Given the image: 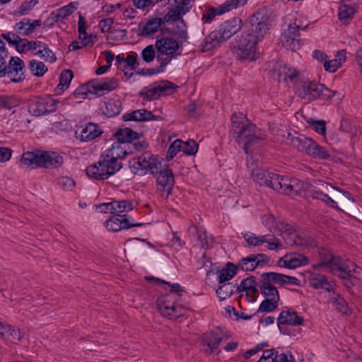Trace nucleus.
Returning a JSON list of instances; mask_svg holds the SVG:
<instances>
[{
	"label": "nucleus",
	"instance_id": "f257e3e1",
	"mask_svg": "<svg viewBox=\"0 0 362 362\" xmlns=\"http://www.w3.org/2000/svg\"><path fill=\"white\" fill-rule=\"evenodd\" d=\"M127 154L122 144L117 141L100 156L97 163L86 168V175L98 180H106L120 170L122 164L118 160L124 158Z\"/></svg>",
	"mask_w": 362,
	"mask_h": 362
},
{
	"label": "nucleus",
	"instance_id": "f03ea898",
	"mask_svg": "<svg viewBox=\"0 0 362 362\" xmlns=\"http://www.w3.org/2000/svg\"><path fill=\"white\" fill-rule=\"evenodd\" d=\"M241 28L242 20L240 18L235 17L224 21L217 29L211 31L205 37L202 44V50L206 52L220 47L223 42L238 33Z\"/></svg>",
	"mask_w": 362,
	"mask_h": 362
},
{
	"label": "nucleus",
	"instance_id": "7ed1b4c3",
	"mask_svg": "<svg viewBox=\"0 0 362 362\" xmlns=\"http://www.w3.org/2000/svg\"><path fill=\"white\" fill-rule=\"evenodd\" d=\"M262 40L250 30L238 34L235 37L237 57L240 61H255L259 57L257 44Z\"/></svg>",
	"mask_w": 362,
	"mask_h": 362
},
{
	"label": "nucleus",
	"instance_id": "20e7f679",
	"mask_svg": "<svg viewBox=\"0 0 362 362\" xmlns=\"http://www.w3.org/2000/svg\"><path fill=\"white\" fill-rule=\"evenodd\" d=\"M8 53L6 49L0 52V78L6 76L13 83H21L25 78L24 62L18 57H11L7 63Z\"/></svg>",
	"mask_w": 362,
	"mask_h": 362
},
{
	"label": "nucleus",
	"instance_id": "39448f33",
	"mask_svg": "<svg viewBox=\"0 0 362 362\" xmlns=\"http://www.w3.org/2000/svg\"><path fill=\"white\" fill-rule=\"evenodd\" d=\"M162 162L157 156L145 152L137 158L129 160V167L134 174L143 175L149 172L151 175H157L161 168Z\"/></svg>",
	"mask_w": 362,
	"mask_h": 362
},
{
	"label": "nucleus",
	"instance_id": "423d86ee",
	"mask_svg": "<svg viewBox=\"0 0 362 362\" xmlns=\"http://www.w3.org/2000/svg\"><path fill=\"white\" fill-rule=\"evenodd\" d=\"M334 275L342 281L343 285L350 292L356 286L357 281L362 279V268L348 260Z\"/></svg>",
	"mask_w": 362,
	"mask_h": 362
},
{
	"label": "nucleus",
	"instance_id": "0eeeda50",
	"mask_svg": "<svg viewBox=\"0 0 362 362\" xmlns=\"http://www.w3.org/2000/svg\"><path fill=\"white\" fill-rule=\"evenodd\" d=\"M59 100L50 95L37 97L28 105V112L35 117H41L56 112Z\"/></svg>",
	"mask_w": 362,
	"mask_h": 362
},
{
	"label": "nucleus",
	"instance_id": "6e6552de",
	"mask_svg": "<svg viewBox=\"0 0 362 362\" xmlns=\"http://www.w3.org/2000/svg\"><path fill=\"white\" fill-rule=\"evenodd\" d=\"M270 23L271 18L267 11L260 8L250 17V25L247 29L262 40L269 30Z\"/></svg>",
	"mask_w": 362,
	"mask_h": 362
},
{
	"label": "nucleus",
	"instance_id": "1a4fd4ad",
	"mask_svg": "<svg viewBox=\"0 0 362 362\" xmlns=\"http://www.w3.org/2000/svg\"><path fill=\"white\" fill-rule=\"evenodd\" d=\"M275 191L288 196H299L304 191V183L295 177L279 175L275 182Z\"/></svg>",
	"mask_w": 362,
	"mask_h": 362
},
{
	"label": "nucleus",
	"instance_id": "9d476101",
	"mask_svg": "<svg viewBox=\"0 0 362 362\" xmlns=\"http://www.w3.org/2000/svg\"><path fill=\"white\" fill-rule=\"evenodd\" d=\"M299 25L295 22L287 25V28L284 29L281 35V41L283 46L287 49L296 51L300 47Z\"/></svg>",
	"mask_w": 362,
	"mask_h": 362
},
{
	"label": "nucleus",
	"instance_id": "9b49d317",
	"mask_svg": "<svg viewBox=\"0 0 362 362\" xmlns=\"http://www.w3.org/2000/svg\"><path fill=\"white\" fill-rule=\"evenodd\" d=\"M143 225L144 223H137L134 219L130 218L127 214H124L123 216L113 215L105 222V228L112 232H118L121 230L129 229L133 227H140Z\"/></svg>",
	"mask_w": 362,
	"mask_h": 362
},
{
	"label": "nucleus",
	"instance_id": "f8f14e48",
	"mask_svg": "<svg viewBox=\"0 0 362 362\" xmlns=\"http://www.w3.org/2000/svg\"><path fill=\"white\" fill-rule=\"evenodd\" d=\"M156 177V185L158 189L160 192L161 196L168 199L172 193L173 187L175 185V177L171 169L166 168L158 170Z\"/></svg>",
	"mask_w": 362,
	"mask_h": 362
},
{
	"label": "nucleus",
	"instance_id": "ddd939ff",
	"mask_svg": "<svg viewBox=\"0 0 362 362\" xmlns=\"http://www.w3.org/2000/svg\"><path fill=\"white\" fill-rule=\"evenodd\" d=\"M317 83L305 81L301 76L297 81L294 82L293 88L295 93L300 98L308 101H312L316 99L317 92Z\"/></svg>",
	"mask_w": 362,
	"mask_h": 362
},
{
	"label": "nucleus",
	"instance_id": "4468645a",
	"mask_svg": "<svg viewBox=\"0 0 362 362\" xmlns=\"http://www.w3.org/2000/svg\"><path fill=\"white\" fill-rule=\"evenodd\" d=\"M170 21L166 17H155L148 19L146 22H140L138 25L137 34L139 36L153 37L162 26L165 25V22Z\"/></svg>",
	"mask_w": 362,
	"mask_h": 362
},
{
	"label": "nucleus",
	"instance_id": "2eb2a0df",
	"mask_svg": "<svg viewBox=\"0 0 362 362\" xmlns=\"http://www.w3.org/2000/svg\"><path fill=\"white\" fill-rule=\"evenodd\" d=\"M228 339V337L219 327H216L214 330L204 333L202 336V343L209 348V354L216 351L218 349L221 342Z\"/></svg>",
	"mask_w": 362,
	"mask_h": 362
},
{
	"label": "nucleus",
	"instance_id": "dca6fc26",
	"mask_svg": "<svg viewBox=\"0 0 362 362\" xmlns=\"http://www.w3.org/2000/svg\"><path fill=\"white\" fill-rule=\"evenodd\" d=\"M348 260H343L339 256H335L329 252L320 253V262L313 265L314 269H318L322 267H327L331 272L337 274L345 262Z\"/></svg>",
	"mask_w": 362,
	"mask_h": 362
},
{
	"label": "nucleus",
	"instance_id": "f3484780",
	"mask_svg": "<svg viewBox=\"0 0 362 362\" xmlns=\"http://www.w3.org/2000/svg\"><path fill=\"white\" fill-rule=\"evenodd\" d=\"M252 129H255V125L250 123L243 114L240 113L239 115L234 114L232 115L230 133L235 141L240 140L243 132L251 131Z\"/></svg>",
	"mask_w": 362,
	"mask_h": 362
},
{
	"label": "nucleus",
	"instance_id": "a211bd4d",
	"mask_svg": "<svg viewBox=\"0 0 362 362\" xmlns=\"http://www.w3.org/2000/svg\"><path fill=\"white\" fill-rule=\"evenodd\" d=\"M304 319L297 312L292 310H282L277 318V325L279 331L283 334H287L284 326H298L303 325Z\"/></svg>",
	"mask_w": 362,
	"mask_h": 362
},
{
	"label": "nucleus",
	"instance_id": "6ab92c4d",
	"mask_svg": "<svg viewBox=\"0 0 362 362\" xmlns=\"http://www.w3.org/2000/svg\"><path fill=\"white\" fill-rule=\"evenodd\" d=\"M251 177L260 186L269 187L275 190V182L279 179V175L257 168L252 170Z\"/></svg>",
	"mask_w": 362,
	"mask_h": 362
},
{
	"label": "nucleus",
	"instance_id": "aec40b11",
	"mask_svg": "<svg viewBox=\"0 0 362 362\" xmlns=\"http://www.w3.org/2000/svg\"><path fill=\"white\" fill-rule=\"evenodd\" d=\"M308 281L313 288L323 289L328 293H334L337 286L335 281H329L325 275L317 272H311Z\"/></svg>",
	"mask_w": 362,
	"mask_h": 362
},
{
	"label": "nucleus",
	"instance_id": "412c9836",
	"mask_svg": "<svg viewBox=\"0 0 362 362\" xmlns=\"http://www.w3.org/2000/svg\"><path fill=\"white\" fill-rule=\"evenodd\" d=\"M176 4L174 8H172L170 11L166 14V17L170 21H175L181 20V23L185 24L184 20L182 17L186 14L192 8L194 4V0H175Z\"/></svg>",
	"mask_w": 362,
	"mask_h": 362
},
{
	"label": "nucleus",
	"instance_id": "4be33fe9",
	"mask_svg": "<svg viewBox=\"0 0 362 362\" xmlns=\"http://www.w3.org/2000/svg\"><path fill=\"white\" fill-rule=\"evenodd\" d=\"M274 74L277 76L279 82L289 80L293 85L300 77V74L293 67L284 64H277L274 69Z\"/></svg>",
	"mask_w": 362,
	"mask_h": 362
},
{
	"label": "nucleus",
	"instance_id": "5701e85b",
	"mask_svg": "<svg viewBox=\"0 0 362 362\" xmlns=\"http://www.w3.org/2000/svg\"><path fill=\"white\" fill-rule=\"evenodd\" d=\"M313 141V139L297 132L294 134L288 133L285 140L287 144L291 145L298 151L305 152L307 154H308L309 149L311 148Z\"/></svg>",
	"mask_w": 362,
	"mask_h": 362
},
{
	"label": "nucleus",
	"instance_id": "b1692460",
	"mask_svg": "<svg viewBox=\"0 0 362 362\" xmlns=\"http://www.w3.org/2000/svg\"><path fill=\"white\" fill-rule=\"evenodd\" d=\"M118 84L119 81L115 78H103L100 81L90 82V87L95 95L102 96L115 89Z\"/></svg>",
	"mask_w": 362,
	"mask_h": 362
},
{
	"label": "nucleus",
	"instance_id": "393cba45",
	"mask_svg": "<svg viewBox=\"0 0 362 362\" xmlns=\"http://www.w3.org/2000/svg\"><path fill=\"white\" fill-rule=\"evenodd\" d=\"M103 133V129L98 124L93 122H88L81 126V130L78 134V131H76V137L79 139L81 141L88 142L94 140L100 136Z\"/></svg>",
	"mask_w": 362,
	"mask_h": 362
},
{
	"label": "nucleus",
	"instance_id": "a878e982",
	"mask_svg": "<svg viewBox=\"0 0 362 362\" xmlns=\"http://www.w3.org/2000/svg\"><path fill=\"white\" fill-rule=\"evenodd\" d=\"M257 132L256 127L255 129H252L251 131H245L242 134L240 140L236 141L239 146H243L246 154H248L251 148H254L260 143L262 139L259 135L257 134Z\"/></svg>",
	"mask_w": 362,
	"mask_h": 362
},
{
	"label": "nucleus",
	"instance_id": "bb28decb",
	"mask_svg": "<svg viewBox=\"0 0 362 362\" xmlns=\"http://www.w3.org/2000/svg\"><path fill=\"white\" fill-rule=\"evenodd\" d=\"M155 47L157 52L164 54L165 55H174L177 57L180 54L177 53L179 49L178 42L172 37H162L156 41Z\"/></svg>",
	"mask_w": 362,
	"mask_h": 362
},
{
	"label": "nucleus",
	"instance_id": "cd10ccee",
	"mask_svg": "<svg viewBox=\"0 0 362 362\" xmlns=\"http://www.w3.org/2000/svg\"><path fill=\"white\" fill-rule=\"evenodd\" d=\"M308 264V257L299 253H291L290 255H286L284 257L280 258L278 261V265L279 267H286L288 269H296Z\"/></svg>",
	"mask_w": 362,
	"mask_h": 362
},
{
	"label": "nucleus",
	"instance_id": "c85d7f7f",
	"mask_svg": "<svg viewBox=\"0 0 362 362\" xmlns=\"http://www.w3.org/2000/svg\"><path fill=\"white\" fill-rule=\"evenodd\" d=\"M42 151L35 150L23 153L21 163L30 169L42 168Z\"/></svg>",
	"mask_w": 362,
	"mask_h": 362
},
{
	"label": "nucleus",
	"instance_id": "c756f323",
	"mask_svg": "<svg viewBox=\"0 0 362 362\" xmlns=\"http://www.w3.org/2000/svg\"><path fill=\"white\" fill-rule=\"evenodd\" d=\"M63 163V156L57 152L42 151V168H58L62 165Z\"/></svg>",
	"mask_w": 362,
	"mask_h": 362
},
{
	"label": "nucleus",
	"instance_id": "7c9ffc66",
	"mask_svg": "<svg viewBox=\"0 0 362 362\" xmlns=\"http://www.w3.org/2000/svg\"><path fill=\"white\" fill-rule=\"evenodd\" d=\"M112 214L123 216L124 213L132 211L138 206L137 202L133 199H120L112 201Z\"/></svg>",
	"mask_w": 362,
	"mask_h": 362
},
{
	"label": "nucleus",
	"instance_id": "2f4dec72",
	"mask_svg": "<svg viewBox=\"0 0 362 362\" xmlns=\"http://www.w3.org/2000/svg\"><path fill=\"white\" fill-rule=\"evenodd\" d=\"M33 44L35 47V51L33 52L34 55H37L45 61L51 63L57 60L55 54L47 44L39 40H35Z\"/></svg>",
	"mask_w": 362,
	"mask_h": 362
},
{
	"label": "nucleus",
	"instance_id": "473e14b6",
	"mask_svg": "<svg viewBox=\"0 0 362 362\" xmlns=\"http://www.w3.org/2000/svg\"><path fill=\"white\" fill-rule=\"evenodd\" d=\"M262 274L259 277V291L266 298L280 300L277 288L271 283L268 282Z\"/></svg>",
	"mask_w": 362,
	"mask_h": 362
},
{
	"label": "nucleus",
	"instance_id": "72a5a7b5",
	"mask_svg": "<svg viewBox=\"0 0 362 362\" xmlns=\"http://www.w3.org/2000/svg\"><path fill=\"white\" fill-rule=\"evenodd\" d=\"M114 136L117 141L122 144L132 143L133 141L139 139V134L130 128L124 127L118 129L114 134Z\"/></svg>",
	"mask_w": 362,
	"mask_h": 362
},
{
	"label": "nucleus",
	"instance_id": "f704fd0d",
	"mask_svg": "<svg viewBox=\"0 0 362 362\" xmlns=\"http://www.w3.org/2000/svg\"><path fill=\"white\" fill-rule=\"evenodd\" d=\"M238 271V267L228 262L226 264V267L218 272L217 277L218 284L226 283V281L232 279L237 274Z\"/></svg>",
	"mask_w": 362,
	"mask_h": 362
},
{
	"label": "nucleus",
	"instance_id": "c9c22d12",
	"mask_svg": "<svg viewBox=\"0 0 362 362\" xmlns=\"http://www.w3.org/2000/svg\"><path fill=\"white\" fill-rule=\"evenodd\" d=\"M333 296L330 297L328 300L329 303L341 314H346L349 310V307L346 300L341 296L340 293H337L334 290L332 293Z\"/></svg>",
	"mask_w": 362,
	"mask_h": 362
},
{
	"label": "nucleus",
	"instance_id": "e433bc0d",
	"mask_svg": "<svg viewBox=\"0 0 362 362\" xmlns=\"http://www.w3.org/2000/svg\"><path fill=\"white\" fill-rule=\"evenodd\" d=\"M220 286L216 289V293L218 296L219 300L222 301L229 298L234 292L235 290L237 291L236 284H233V283H223L221 284Z\"/></svg>",
	"mask_w": 362,
	"mask_h": 362
},
{
	"label": "nucleus",
	"instance_id": "4c0bfd02",
	"mask_svg": "<svg viewBox=\"0 0 362 362\" xmlns=\"http://www.w3.org/2000/svg\"><path fill=\"white\" fill-rule=\"evenodd\" d=\"M105 110L104 113L108 117H112L121 112L122 103L118 100L110 99L105 103Z\"/></svg>",
	"mask_w": 362,
	"mask_h": 362
},
{
	"label": "nucleus",
	"instance_id": "58836bf2",
	"mask_svg": "<svg viewBox=\"0 0 362 362\" xmlns=\"http://www.w3.org/2000/svg\"><path fill=\"white\" fill-rule=\"evenodd\" d=\"M308 156L317 159L327 160L330 158L327 151L315 141L309 149Z\"/></svg>",
	"mask_w": 362,
	"mask_h": 362
},
{
	"label": "nucleus",
	"instance_id": "ea45409f",
	"mask_svg": "<svg viewBox=\"0 0 362 362\" xmlns=\"http://www.w3.org/2000/svg\"><path fill=\"white\" fill-rule=\"evenodd\" d=\"M317 94L318 95H316V99L320 98L325 101L332 100L335 95L338 96V99H341V94L339 92L332 90L322 84H318Z\"/></svg>",
	"mask_w": 362,
	"mask_h": 362
},
{
	"label": "nucleus",
	"instance_id": "a19ab883",
	"mask_svg": "<svg viewBox=\"0 0 362 362\" xmlns=\"http://www.w3.org/2000/svg\"><path fill=\"white\" fill-rule=\"evenodd\" d=\"M247 0H227L223 4L217 7L220 15L229 12L240 6L245 5Z\"/></svg>",
	"mask_w": 362,
	"mask_h": 362
},
{
	"label": "nucleus",
	"instance_id": "79ce46f5",
	"mask_svg": "<svg viewBox=\"0 0 362 362\" xmlns=\"http://www.w3.org/2000/svg\"><path fill=\"white\" fill-rule=\"evenodd\" d=\"M197 234L202 248L209 249L213 247L215 240L211 234L202 228L197 230Z\"/></svg>",
	"mask_w": 362,
	"mask_h": 362
},
{
	"label": "nucleus",
	"instance_id": "37998d69",
	"mask_svg": "<svg viewBox=\"0 0 362 362\" xmlns=\"http://www.w3.org/2000/svg\"><path fill=\"white\" fill-rule=\"evenodd\" d=\"M28 68L30 72L37 77L42 76L47 71V67L42 62L35 59L29 62Z\"/></svg>",
	"mask_w": 362,
	"mask_h": 362
},
{
	"label": "nucleus",
	"instance_id": "c03bdc74",
	"mask_svg": "<svg viewBox=\"0 0 362 362\" xmlns=\"http://www.w3.org/2000/svg\"><path fill=\"white\" fill-rule=\"evenodd\" d=\"M356 9L354 6H349L345 4H341L339 7V18L340 21H349L351 20Z\"/></svg>",
	"mask_w": 362,
	"mask_h": 362
},
{
	"label": "nucleus",
	"instance_id": "a18cd8bd",
	"mask_svg": "<svg viewBox=\"0 0 362 362\" xmlns=\"http://www.w3.org/2000/svg\"><path fill=\"white\" fill-rule=\"evenodd\" d=\"M237 266L238 267V269H240L245 272L253 271L257 267L252 254L242 258Z\"/></svg>",
	"mask_w": 362,
	"mask_h": 362
},
{
	"label": "nucleus",
	"instance_id": "49530a36",
	"mask_svg": "<svg viewBox=\"0 0 362 362\" xmlns=\"http://www.w3.org/2000/svg\"><path fill=\"white\" fill-rule=\"evenodd\" d=\"M268 282L272 284H278L280 286H286V274L278 272H265L262 274Z\"/></svg>",
	"mask_w": 362,
	"mask_h": 362
},
{
	"label": "nucleus",
	"instance_id": "de8ad7c7",
	"mask_svg": "<svg viewBox=\"0 0 362 362\" xmlns=\"http://www.w3.org/2000/svg\"><path fill=\"white\" fill-rule=\"evenodd\" d=\"M74 77V73L71 70H63L59 76V83L57 86L60 90H63L69 86V84Z\"/></svg>",
	"mask_w": 362,
	"mask_h": 362
},
{
	"label": "nucleus",
	"instance_id": "09e8293b",
	"mask_svg": "<svg viewBox=\"0 0 362 362\" xmlns=\"http://www.w3.org/2000/svg\"><path fill=\"white\" fill-rule=\"evenodd\" d=\"M279 300L272 298H266L264 300L258 308L259 313H270L274 311L278 307Z\"/></svg>",
	"mask_w": 362,
	"mask_h": 362
},
{
	"label": "nucleus",
	"instance_id": "8fccbe9b",
	"mask_svg": "<svg viewBox=\"0 0 362 362\" xmlns=\"http://www.w3.org/2000/svg\"><path fill=\"white\" fill-rule=\"evenodd\" d=\"M199 148L198 144L193 139L182 141V151L188 156L195 155Z\"/></svg>",
	"mask_w": 362,
	"mask_h": 362
},
{
	"label": "nucleus",
	"instance_id": "3c124183",
	"mask_svg": "<svg viewBox=\"0 0 362 362\" xmlns=\"http://www.w3.org/2000/svg\"><path fill=\"white\" fill-rule=\"evenodd\" d=\"M158 93L160 95H170L173 93L174 89L177 86H173V83L169 81H163L160 84H156Z\"/></svg>",
	"mask_w": 362,
	"mask_h": 362
},
{
	"label": "nucleus",
	"instance_id": "603ef678",
	"mask_svg": "<svg viewBox=\"0 0 362 362\" xmlns=\"http://www.w3.org/2000/svg\"><path fill=\"white\" fill-rule=\"evenodd\" d=\"M339 130L350 134L353 138L357 136L358 130L356 127L353 125L350 120L346 118H343L341 120Z\"/></svg>",
	"mask_w": 362,
	"mask_h": 362
},
{
	"label": "nucleus",
	"instance_id": "864d4df0",
	"mask_svg": "<svg viewBox=\"0 0 362 362\" xmlns=\"http://www.w3.org/2000/svg\"><path fill=\"white\" fill-rule=\"evenodd\" d=\"M141 95L143 97L144 99H146L147 100H156L160 97L156 84H154L153 86L150 88H144L141 92Z\"/></svg>",
	"mask_w": 362,
	"mask_h": 362
},
{
	"label": "nucleus",
	"instance_id": "5fc2aeb1",
	"mask_svg": "<svg viewBox=\"0 0 362 362\" xmlns=\"http://www.w3.org/2000/svg\"><path fill=\"white\" fill-rule=\"evenodd\" d=\"M261 238H262V244L265 243L268 244L267 247L269 250H275L281 246L279 240L274 235H264L261 236Z\"/></svg>",
	"mask_w": 362,
	"mask_h": 362
},
{
	"label": "nucleus",
	"instance_id": "6e6d98bb",
	"mask_svg": "<svg viewBox=\"0 0 362 362\" xmlns=\"http://www.w3.org/2000/svg\"><path fill=\"white\" fill-rule=\"evenodd\" d=\"M256 278L254 276H250L242 280L240 284L237 286V291L238 293L248 292L249 288H252V285H256Z\"/></svg>",
	"mask_w": 362,
	"mask_h": 362
},
{
	"label": "nucleus",
	"instance_id": "4d7b16f0",
	"mask_svg": "<svg viewBox=\"0 0 362 362\" xmlns=\"http://www.w3.org/2000/svg\"><path fill=\"white\" fill-rule=\"evenodd\" d=\"M16 105V100L13 96L0 95V108L10 110Z\"/></svg>",
	"mask_w": 362,
	"mask_h": 362
},
{
	"label": "nucleus",
	"instance_id": "13d9d810",
	"mask_svg": "<svg viewBox=\"0 0 362 362\" xmlns=\"http://www.w3.org/2000/svg\"><path fill=\"white\" fill-rule=\"evenodd\" d=\"M180 151H182V141L180 139H176L169 146L166 154V159L168 160H172L174 156H175L176 154Z\"/></svg>",
	"mask_w": 362,
	"mask_h": 362
},
{
	"label": "nucleus",
	"instance_id": "bf43d9fd",
	"mask_svg": "<svg viewBox=\"0 0 362 362\" xmlns=\"http://www.w3.org/2000/svg\"><path fill=\"white\" fill-rule=\"evenodd\" d=\"M141 58L146 63L152 62L156 57L155 48L152 45L146 46L141 52Z\"/></svg>",
	"mask_w": 362,
	"mask_h": 362
},
{
	"label": "nucleus",
	"instance_id": "052dcab7",
	"mask_svg": "<svg viewBox=\"0 0 362 362\" xmlns=\"http://www.w3.org/2000/svg\"><path fill=\"white\" fill-rule=\"evenodd\" d=\"M140 113L139 122H148L152 120L160 121L163 117L160 115H154L152 112L148 111L146 109L138 110Z\"/></svg>",
	"mask_w": 362,
	"mask_h": 362
},
{
	"label": "nucleus",
	"instance_id": "680f3d73",
	"mask_svg": "<svg viewBox=\"0 0 362 362\" xmlns=\"http://www.w3.org/2000/svg\"><path fill=\"white\" fill-rule=\"evenodd\" d=\"M169 294H166L157 300V305L160 314L168 318V313L171 311L172 305H165V298H168Z\"/></svg>",
	"mask_w": 362,
	"mask_h": 362
},
{
	"label": "nucleus",
	"instance_id": "e2e57ef3",
	"mask_svg": "<svg viewBox=\"0 0 362 362\" xmlns=\"http://www.w3.org/2000/svg\"><path fill=\"white\" fill-rule=\"evenodd\" d=\"M262 235H257L252 233H247L243 235V238L250 245L252 246H259L262 245V238H261Z\"/></svg>",
	"mask_w": 362,
	"mask_h": 362
},
{
	"label": "nucleus",
	"instance_id": "0e129e2a",
	"mask_svg": "<svg viewBox=\"0 0 362 362\" xmlns=\"http://www.w3.org/2000/svg\"><path fill=\"white\" fill-rule=\"evenodd\" d=\"M37 2V0H25L18 8V14L21 16L25 15L33 9Z\"/></svg>",
	"mask_w": 362,
	"mask_h": 362
},
{
	"label": "nucleus",
	"instance_id": "69168bd1",
	"mask_svg": "<svg viewBox=\"0 0 362 362\" xmlns=\"http://www.w3.org/2000/svg\"><path fill=\"white\" fill-rule=\"evenodd\" d=\"M27 23H28V21H27L26 18H23L22 21H21L18 23H16L13 27L14 30L16 31L17 33L19 35L26 36L30 35V31H28L29 29H28Z\"/></svg>",
	"mask_w": 362,
	"mask_h": 362
},
{
	"label": "nucleus",
	"instance_id": "338daca9",
	"mask_svg": "<svg viewBox=\"0 0 362 362\" xmlns=\"http://www.w3.org/2000/svg\"><path fill=\"white\" fill-rule=\"evenodd\" d=\"M220 13L218 12V10L217 9V7H211L209 8V10L204 13L202 17V21L204 23H210L214 20V17L216 16H219Z\"/></svg>",
	"mask_w": 362,
	"mask_h": 362
},
{
	"label": "nucleus",
	"instance_id": "774afa93",
	"mask_svg": "<svg viewBox=\"0 0 362 362\" xmlns=\"http://www.w3.org/2000/svg\"><path fill=\"white\" fill-rule=\"evenodd\" d=\"M174 57V55H165L164 54L157 52L156 59L158 62L159 63L158 68L162 69V71L163 72L166 66L168 64H170V62Z\"/></svg>",
	"mask_w": 362,
	"mask_h": 362
}]
</instances>
